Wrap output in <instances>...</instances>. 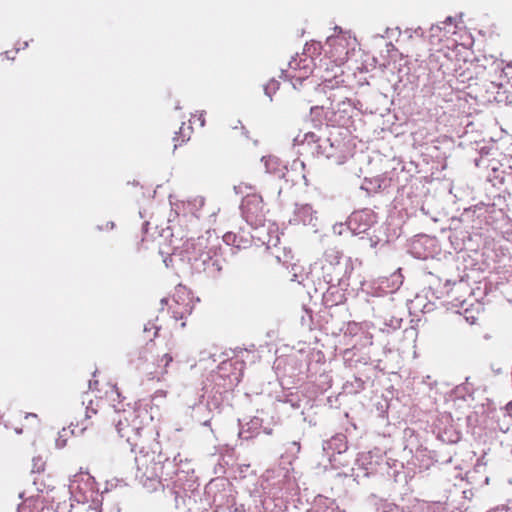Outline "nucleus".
<instances>
[{"instance_id":"obj_11","label":"nucleus","mask_w":512,"mask_h":512,"mask_svg":"<svg viewBox=\"0 0 512 512\" xmlns=\"http://www.w3.org/2000/svg\"><path fill=\"white\" fill-rule=\"evenodd\" d=\"M290 448H288V450L290 452H292L293 450H295V452H299L300 451V443L299 442H296V441H292L290 443Z\"/></svg>"},{"instance_id":"obj_17","label":"nucleus","mask_w":512,"mask_h":512,"mask_svg":"<svg viewBox=\"0 0 512 512\" xmlns=\"http://www.w3.org/2000/svg\"><path fill=\"white\" fill-rule=\"evenodd\" d=\"M250 200L249 199H244L242 201V204H241V207L244 209L248 204H249Z\"/></svg>"},{"instance_id":"obj_14","label":"nucleus","mask_w":512,"mask_h":512,"mask_svg":"<svg viewBox=\"0 0 512 512\" xmlns=\"http://www.w3.org/2000/svg\"><path fill=\"white\" fill-rule=\"evenodd\" d=\"M273 162H275V159H273V158H269L268 160L265 161V165H266L267 171L270 172L269 165H270V163H273Z\"/></svg>"},{"instance_id":"obj_23","label":"nucleus","mask_w":512,"mask_h":512,"mask_svg":"<svg viewBox=\"0 0 512 512\" xmlns=\"http://www.w3.org/2000/svg\"><path fill=\"white\" fill-rule=\"evenodd\" d=\"M209 424V420H206L203 425L207 426Z\"/></svg>"},{"instance_id":"obj_12","label":"nucleus","mask_w":512,"mask_h":512,"mask_svg":"<svg viewBox=\"0 0 512 512\" xmlns=\"http://www.w3.org/2000/svg\"><path fill=\"white\" fill-rule=\"evenodd\" d=\"M487 512H509V510L505 506H498L488 510Z\"/></svg>"},{"instance_id":"obj_10","label":"nucleus","mask_w":512,"mask_h":512,"mask_svg":"<svg viewBox=\"0 0 512 512\" xmlns=\"http://www.w3.org/2000/svg\"><path fill=\"white\" fill-rule=\"evenodd\" d=\"M278 86H279V83L277 81L271 80L270 83H268L267 85L264 86L265 94L271 98L270 90L275 91L278 88Z\"/></svg>"},{"instance_id":"obj_19","label":"nucleus","mask_w":512,"mask_h":512,"mask_svg":"<svg viewBox=\"0 0 512 512\" xmlns=\"http://www.w3.org/2000/svg\"><path fill=\"white\" fill-rule=\"evenodd\" d=\"M506 409H507L509 412H512V401H510V402L506 405Z\"/></svg>"},{"instance_id":"obj_15","label":"nucleus","mask_w":512,"mask_h":512,"mask_svg":"<svg viewBox=\"0 0 512 512\" xmlns=\"http://www.w3.org/2000/svg\"><path fill=\"white\" fill-rule=\"evenodd\" d=\"M343 224H339V225H334L333 227V230L334 232H338L339 234H341V228H342Z\"/></svg>"},{"instance_id":"obj_9","label":"nucleus","mask_w":512,"mask_h":512,"mask_svg":"<svg viewBox=\"0 0 512 512\" xmlns=\"http://www.w3.org/2000/svg\"><path fill=\"white\" fill-rule=\"evenodd\" d=\"M352 386V392H359L364 389V381L360 378L354 377V382L351 383Z\"/></svg>"},{"instance_id":"obj_6","label":"nucleus","mask_w":512,"mask_h":512,"mask_svg":"<svg viewBox=\"0 0 512 512\" xmlns=\"http://www.w3.org/2000/svg\"><path fill=\"white\" fill-rule=\"evenodd\" d=\"M203 256H205L203 258V264L204 265H207L204 269L207 270L208 272H213V271H216V272H220L222 267L219 263V260H213L211 258V256L209 255V253H205Z\"/></svg>"},{"instance_id":"obj_2","label":"nucleus","mask_w":512,"mask_h":512,"mask_svg":"<svg viewBox=\"0 0 512 512\" xmlns=\"http://www.w3.org/2000/svg\"><path fill=\"white\" fill-rule=\"evenodd\" d=\"M373 222V214L369 210H362L353 212L347 219L346 225L354 235H359L365 233Z\"/></svg>"},{"instance_id":"obj_8","label":"nucleus","mask_w":512,"mask_h":512,"mask_svg":"<svg viewBox=\"0 0 512 512\" xmlns=\"http://www.w3.org/2000/svg\"><path fill=\"white\" fill-rule=\"evenodd\" d=\"M45 462L41 457H35L32 460V473H40L44 470Z\"/></svg>"},{"instance_id":"obj_26","label":"nucleus","mask_w":512,"mask_h":512,"mask_svg":"<svg viewBox=\"0 0 512 512\" xmlns=\"http://www.w3.org/2000/svg\"><path fill=\"white\" fill-rule=\"evenodd\" d=\"M162 304H165L166 303V299H162Z\"/></svg>"},{"instance_id":"obj_1","label":"nucleus","mask_w":512,"mask_h":512,"mask_svg":"<svg viewBox=\"0 0 512 512\" xmlns=\"http://www.w3.org/2000/svg\"><path fill=\"white\" fill-rule=\"evenodd\" d=\"M323 279L326 283L335 286L339 284L346 272V265L342 263V254L336 248H328L324 253L322 265Z\"/></svg>"},{"instance_id":"obj_20","label":"nucleus","mask_w":512,"mask_h":512,"mask_svg":"<svg viewBox=\"0 0 512 512\" xmlns=\"http://www.w3.org/2000/svg\"><path fill=\"white\" fill-rule=\"evenodd\" d=\"M334 30H335V32H339V33L342 32V29L339 26H335Z\"/></svg>"},{"instance_id":"obj_16","label":"nucleus","mask_w":512,"mask_h":512,"mask_svg":"<svg viewBox=\"0 0 512 512\" xmlns=\"http://www.w3.org/2000/svg\"><path fill=\"white\" fill-rule=\"evenodd\" d=\"M343 224H339V225H334L333 227V230L334 232H338L339 234H341V228H342Z\"/></svg>"},{"instance_id":"obj_5","label":"nucleus","mask_w":512,"mask_h":512,"mask_svg":"<svg viewBox=\"0 0 512 512\" xmlns=\"http://www.w3.org/2000/svg\"><path fill=\"white\" fill-rule=\"evenodd\" d=\"M319 142V138L316 136L313 132H307L303 135L298 134L294 138V144L295 145H315Z\"/></svg>"},{"instance_id":"obj_22","label":"nucleus","mask_w":512,"mask_h":512,"mask_svg":"<svg viewBox=\"0 0 512 512\" xmlns=\"http://www.w3.org/2000/svg\"><path fill=\"white\" fill-rule=\"evenodd\" d=\"M157 334H158V328L156 327V331H155V333H154V337H156V336H157Z\"/></svg>"},{"instance_id":"obj_4","label":"nucleus","mask_w":512,"mask_h":512,"mask_svg":"<svg viewBox=\"0 0 512 512\" xmlns=\"http://www.w3.org/2000/svg\"><path fill=\"white\" fill-rule=\"evenodd\" d=\"M333 144L329 139H319V142L315 144V152L318 155L325 156L326 158H330L333 156Z\"/></svg>"},{"instance_id":"obj_13","label":"nucleus","mask_w":512,"mask_h":512,"mask_svg":"<svg viewBox=\"0 0 512 512\" xmlns=\"http://www.w3.org/2000/svg\"><path fill=\"white\" fill-rule=\"evenodd\" d=\"M172 356L170 354H164L161 358V362H165V367L172 361Z\"/></svg>"},{"instance_id":"obj_24","label":"nucleus","mask_w":512,"mask_h":512,"mask_svg":"<svg viewBox=\"0 0 512 512\" xmlns=\"http://www.w3.org/2000/svg\"><path fill=\"white\" fill-rule=\"evenodd\" d=\"M303 179H304V181H305V184H306V185H308V183H307V179H306V176H303Z\"/></svg>"},{"instance_id":"obj_18","label":"nucleus","mask_w":512,"mask_h":512,"mask_svg":"<svg viewBox=\"0 0 512 512\" xmlns=\"http://www.w3.org/2000/svg\"><path fill=\"white\" fill-rule=\"evenodd\" d=\"M89 412H90V408H89V407H87V409H86V417H87V418H89V417H90ZM91 412H92V413H96V411H95L94 409H91Z\"/></svg>"},{"instance_id":"obj_21","label":"nucleus","mask_w":512,"mask_h":512,"mask_svg":"<svg viewBox=\"0 0 512 512\" xmlns=\"http://www.w3.org/2000/svg\"><path fill=\"white\" fill-rule=\"evenodd\" d=\"M445 22H446V23H452V17H447V19H446V21H445Z\"/></svg>"},{"instance_id":"obj_3","label":"nucleus","mask_w":512,"mask_h":512,"mask_svg":"<svg viewBox=\"0 0 512 512\" xmlns=\"http://www.w3.org/2000/svg\"><path fill=\"white\" fill-rule=\"evenodd\" d=\"M347 450V443L344 435H337L330 440L323 443V451L326 452L327 457L332 461L335 453L341 454Z\"/></svg>"},{"instance_id":"obj_27","label":"nucleus","mask_w":512,"mask_h":512,"mask_svg":"<svg viewBox=\"0 0 512 512\" xmlns=\"http://www.w3.org/2000/svg\"><path fill=\"white\" fill-rule=\"evenodd\" d=\"M144 331H149V328H147V326H145Z\"/></svg>"},{"instance_id":"obj_25","label":"nucleus","mask_w":512,"mask_h":512,"mask_svg":"<svg viewBox=\"0 0 512 512\" xmlns=\"http://www.w3.org/2000/svg\"><path fill=\"white\" fill-rule=\"evenodd\" d=\"M154 476H155V474H153V473H152L151 475H149V476H148V478H149V479H151V478H153Z\"/></svg>"},{"instance_id":"obj_7","label":"nucleus","mask_w":512,"mask_h":512,"mask_svg":"<svg viewBox=\"0 0 512 512\" xmlns=\"http://www.w3.org/2000/svg\"><path fill=\"white\" fill-rule=\"evenodd\" d=\"M116 430H117V433L119 434V436L121 438L126 437L127 442L131 441V438L129 436V432L133 431V429H131L129 427V424H128L127 420H125V421L119 420L118 423L116 424Z\"/></svg>"}]
</instances>
